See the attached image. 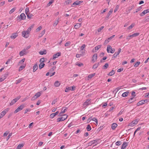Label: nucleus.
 <instances>
[{
	"label": "nucleus",
	"mask_w": 149,
	"mask_h": 149,
	"mask_svg": "<svg viewBox=\"0 0 149 149\" xmlns=\"http://www.w3.org/2000/svg\"><path fill=\"white\" fill-rule=\"evenodd\" d=\"M45 30H44L41 31L40 34H41V36H39V38H40L42 37V36L45 34Z\"/></svg>",
	"instance_id": "c03bdc74"
},
{
	"label": "nucleus",
	"mask_w": 149,
	"mask_h": 149,
	"mask_svg": "<svg viewBox=\"0 0 149 149\" xmlns=\"http://www.w3.org/2000/svg\"><path fill=\"white\" fill-rule=\"evenodd\" d=\"M59 112L58 111H56V113H52L50 115V117L51 118H53L56 115L58 114Z\"/></svg>",
	"instance_id": "2eb2a0df"
},
{
	"label": "nucleus",
	"mask_w": 149,
	"mask_h": 149,
	"mask_svg": "<svg viewBox=\"0 0 149 149\" xmlns=\"http://www.w3.org/2000/svg\"><path fill=\"white\" fill-rule=\"evenodd\" d=\"M141 8H142L141 7H139L137 9H136V12H134V13L138 12V11H140L141 9Z\"/></svg>",
	"instance_id": "13d9d810"
},
{
	"label": "nucleus",
	"mask_w": 149,
	"mask_h": 149,
	"mask_svg": "<svg viewBox=\"0 0 149 149\" xmlns=\"http://www.w3.org/2000/svg\"><path fill=\"white\" fill-rule=\"evenodd\" d=\"M121 49L120 48H119L118 49V52H116L113 55V56L112 57V58H116L117 56L121 52Z\"/></svg>",
	"instance_id": "39448f33"
},
{
	"label": "nucleus",
	"mask_w": 149,
	"mask_h": 149,
	"mask_svg": "<svg viewBox=\"0 0 149 149\" xmlns=\"http://www.w3.org/2000/svg\"><path fill=\"white\" fill-rule=\"evenodd\" d=\"M113 12V10L112 9H111L110 10V11L107 14V16L106 18H108L110 16V15H111V13H112Z\"/></svg>",
	"instance_id": "a878e982"
},
{
	"label": "nucleus",
	"mask_w": 149,
	"mask_h": 149,
	"mask_svg": "<svg viewBox=\"0 0 149 149\" xmlns=\"http://www.w3.org/2000/svg\"><path fill=\"white\" fill-rule=\"evenodd\" d=\"M95 73H93V74H89L88 76V77L89 78L91 79L95 75Z\"/></svg>",
	"instance_id": "72a5a7b5"
},
{
	"label": "nucleus",
	"mask_w": 149,
	"mask_h": 149,
	"mask_svg": "<svg viewBox=\"0 0 149 149\" xmlns=\"http://www.w3.org/2000/svg\"><path fill=\"white\" fill-rule=\"evenodd\" d=\"M136 100L135 99L134 97L131 98L127 102V103H131L133 102H134Z\"/></svg>",
	"instance_id": "9d476101"
},
{
	"label": "nucleus",
	"mask_w": 149,
	"mask_h": 149,
	"mask_svg": "<svg viewBox=\"0 0 149 149\" xmlns=\"http://www.w3.org/2000/svg\"><path fill=\"white\" fill-rule=\"evenodd\" d=\"M61 54V53L60 52H58L56 54H54L53 56V59H54L56 58H58Z\"/></svg>",
	"instance_id": "f8f14e48"
},
{
	"label": "nucleus",
	"mask_w": 149,
	"mask_h": 149,
	"mask_svg": "<svg viewBox=\"0 0 149 149\" xmlns=\"http://www.w3.org/2000/svg\"><path fill=\"white\" fill-rule=\"evenodd\" d=\"M133 34V36L134 37L137 36H139V33H134Z\"/></svg>",
	"instance_id": "6e6d98bb"
},
{
	"label": "nucleus",
	"mask_w": 149,
	"mask_h": 149,
	"mask_svg": "<svg viewBox=\"0 0 149 149\" xmlns=\"http://www.w3.org/2000/svg\"><path fill=\"white\" fill-rule=\"evenodd\" d=\"M41 95V93L40 92H38L35 95V96H36L37 98L39 97Z\"/></svg>",
	"instance_id": "a19ab883"
},
{
	"label": "nucleus",
	"mask_w": 149,
	"mask_h": 149,
	"mask_svg": "<svg viewBox=\"0 0 149 149\" xmlns=\"http://www.w3.org/2000/svg\"><path fill=\"white\" fill-rule=\"evenodd\" d=\"M143 13H144L145 14L147 13H149V9L144 10L143 11Z\"/></svg>",
	"instance_id": "de8ad7c7"
},
{
	"label": "nucleus",
	"mask_w": 149,
	"mask_h": 149,
	"mask_svg": "<svg viewBox=\"0 0 149 149\" xmlns=\"http://www.w3.org/2000/svg\"><path fill=\"white\" fill-rule=\"evenodd\" d=\"M149 21V16L146 17L145 19L144 22H148Z\"/></svg>",
	"instance_id": "4c0bfd02"
},
{
	"label": "nucleus",
	"mask_w": 149,
	"mask_h": 149,
	"mask_svg": "<svg viewBox=\"0 0 149 149\" xmlns=\"http://www.w3.org/2000/svg\"><path fill=\"white\" fill-rule=\"evenodd\" d=\"M86 129L88 131H90L91 130V128L90 125H88L87 126Z\"/></svg>",
	"instance_id": "473e14b6"
},
{
	"label": "nucleus",
	"mask_w": 149,
	"mask_h": 149,
	"mask_svg": "<svg viewBox=\"0 0 149 149\" xmlns=\"http://www.w3.org/2000/svg\"><path fill=\"white\" fill-rule=\"evenodd\" d=\"M129 93V92L128 91H127L125 92H124L122 94V96L123 97H125L127 96Z\"/></svg>",
	"instance_id": "b1692460"
},
{
	"label": "nucleus",
	"mask_w": 149,
	"mask_h": 149,
	"mask_svg": "<svg viewBox=\"0 0 149 149\" xmlns=\"http://www.w3.org/2000/svg\"><path fill=\"white\" fill-rule=\"evenodd\" d=\"M60 84L59 82L58 81H56L54 83V85L55 86L58 87L60 85Z\"/></svg>",
	"instance_id": "bb28decb"
},
{
	"label": "nucleus",
	"mask_w": 149,
	"mask_h": 149,
	"mask_svg": "<svg viewBox=\"0 0 149 149\" xmlns=\"http://www.w3.org/2000/svg\"><path fill=\"white\" fill-rule=\"evenodd\" d=\"M145 104L143 100H142L139 101L137 104V106H139L141 105H142Z\"/></svg>",
	"instance_id": "a211bd4d"
},
{
	"label": "nucleus",
	"mask_w": 149,
	"mask_h": 149,
	"mask_svg": "<svg viewBox=\"0 0 149 149\" xmlns=\"http://www.w3.org/2000/svg\"><path fill=\"white\" fill-rule=\"evenodd\" d=\"M45 65V64L44 63H40L39 66V69H41Z\"/></svg>",
	"instance_id": "c85d7f7f"
},
{
	"label": "nucleus",
	"mask_w": 149,
	"mask_h": 149,
	"mask_svg": "<svg viewBox=\"0 0 149 149\" xmlns=\"http://www.w3.org/2000/svg\"><path fill=\"white\" fill-rule=\"evenodd\" d=\"M86 45L85 44H83L82 46L81 47L80 49H81V51H82L81 53L82 54H83V50L84 49V48L86 47Z\"/></svg>",
	"instance_id": "cd10ccee"
},
{
	"label": "nucleus",
	"mask_w": 149,
	"mask_h": 149,
	"mask_svg": "<svg viewBox=\"0 0 149 149\" xmlns=\"http://www.w3.org/2000/svg\"><path fill=\"white\" fill-rule=\"evenodd\" d=\"M92 61L93 62H95L97 59V54H95L93 55L92 57Z\"/></svg>",
	"instance_id": "ddd939ff"
},
{
	"label": "nucleus",
	"mask_w": 149,
	"mask_h": 149,
	"mask_svg": "<svg viewBox=\"0 0 149 149\" xmlns=\"http://www.w3.org/2000/svg\"><path fill=\"white\" fill-rule=\"evenodd\" d=\"M6 114V112L5 111H3L0 114V119L2 118Z\"/></svg>",
	"instance_id": "aec40b11"
},
{
	"label": "nucleus",
	"mask_w": 149,
	"mask_h": 149,
	"mask_svg": "<svg viewBox=\"0 0 149 149\" xmlns=\"http://www.w3.org/2000/svg\"><path fill=\"white\" fill-rule=\"evenodd\" d=\"M24 108V105H21L18 107L14 111V113H16L17 112L20 111L22 109Z\"/></svg>",
	"instance_id": "20e7f679"
},
{
	"label": "nucleus",
	"mask_w": 149,
	"mask_h": 149,
	"mask_svg": "<svg viewBox=\"0 0 149 149\" xmlns=\"http://www.w3.org/2000/svg\"><path fill=\"white\" fill-rule=\"evenodd\" d=\"M15 9L16 8H13L10 10V11L9 13L10 14H12L15 10Z\"/></svg>",
	"instance_id": "c9c22d12"
},
{
	"label": "nucleus",
	"mask_w": 149,
	"mask_h": 149,
	"mask_svg": "<svg viewBox=\"0 0 149 149\" xmlns=\"http://www.w3.org/2000/svg\"><path fill=\"white\" fill-rule=\"evenodd\" d=\"M18 36V34L15 33L13 34L10 36L11 38L15 39Z\"/></svg>",
	"instance_id": "dca6fc26"
},
{
	"label": "nucleus",
	"mask_w": 149,
	"mask_h": 149,
	"mask_svg": "<svg viewBox=\"0 0 149 149\" xmlns=\"http://www.w3.org/2000/svg\"><path fill=\"white\" fill-rule=\"evenodd\" d=\"M29 8L28 7H26L25 10V13L26 14V15H27V14H28V13L29 12Z\"/></svg>",
	"instance_id": "49530a36"
},
{
	"label": "nucleus",
	"mask_w": 149,
	"mask_h": 149,
	"mask_svg": "<svg viewBox=\"0 0 149 149\" xmlns=\"http://www.w3.org/2000/svg\"><path fill=\"white\" fill-rule=\"evenodd\" d=\"M137 123L138 121L137 120H136L133 121L131 123H130L128 125V126L131 127H133Z\"/></svg>",
	"instance_id": "423d86ee"
},
{
	"label": "nucleus",
	"mask_w": 149,
	"mask_h": 149,
	"mask_svg": "<svg viewBox=\"0 0 149 149\" xmlns=\"http://www.w3.org/2000/svg\"><path fill=\"white\" fill-rule=\"evenodd\" d=\"M134 23L132 24L130 26H129L128 27L127 29H128L130 30L133 27H134Z\"/></svg>",
	"instance_id": "e433bc0d"
},
{
	"label": "nucleus",
	"mask_w": 149,
	"mask_h": 149,
	"mask_svg": "<svg viewBox=\"0 0 149 149\" xmlns=\"http://www.w3.org/2000/svg\"><path fill=\"white\" fill-rule=\"evenodd\" d=\"M118 126V125L115 123H113L112 124L111 128L112 130H114L115 128L117 127Z\"/></svg>",
	"instance_id": "f3484780"
},
{
	"label": "nucleus",
	"mask_w": 149,
	"mask_h": 149,
	"mask_svg": "<svg viewBox=\"0 0 149 149\" xmlns=\"http://www.w3.org/2000/svg\"><path fill=\"white\" fill-rule=\"evenodd\" d=\"M101 47V45H100L95 47V48L96 51L98 50Z\"/></svg>",
	"instance_id": "f704fd0d"
},
{
	"label": "nucleus",
	"mask_w": 149,
	"mask_h": 149,
	"mask_svg": "<svg viewBox=\"0 0 149 149\" xmlns=\"http://www.w3.org/2000/svg\"><path fill=\"white\" fill-rule=\"evenodd\" d=\"M109 66V64L107 63L105 64V65L103 66V69H107Z\"/></svg>",
	"instance_id": "58836bf2"
},
{
	"label": "nucleus",
	"mask_w": 149,
	"mask_h": 149,
	"mask_svg": "<svg viewBox=\"0 0 149 149\" xmlns=\"http://www.w3.org/2000/svg\"><path fill=\"white\" fill-rule=\"evenodd\" d=\"M83 1H76L72 4V6H73V5H77L80 4Z\"/></svg>",
	"instance_id": "9b49d317"
},
{
	"label": "nucleus",
	"mask_w": 149,
	"mask_h": 149,
	"mask_svg": "<svg viewBox=\"0 0 149 149\" xmlns=\"http://www.w3.org/2000/svg\"><path fill=\"white\" fill-rule=\"evenodd\" d=\"M65 112V109H64L62 111H61L59 114V116H61L62 115V114L64 113Z\"/></svg>",
	"instance_id": "4d7b16f0"
},
{
	"label": "nucleus",
	"mask_w": 149,
	"mask_h": 149,
	"mask_svg": "<svg viewBox=\"0 0 149 149\" xmlns=\"http://www.w3.org/2000/svg\"><path fill=\"white\" fill-rule=\"evenodd\" d=\"M57 101V99H56L54 100L52 102V104H55L56 102Z\"/></svg>",
	"instance_id": "69168bd1"
},
{
	"label": "nucleus",
	"mask_w": 149,
	"mask_h": 149,
	"mask_svg": "<svg viewBox=\"0 0 149 149\" xmlns=\"http://www.w3.org/2000/svg\"><path fill=\"white\" fill-rule=\"evenodd\" d=\"M38 68V66L37 64H35L33 67V72H35L36 71Z\"/></svg>",
	"instance_id": "6ab92c4d"
},
{
	"label": "nucleus",
	"mask_w": 149,
	"mask_h": 149,
	"mask_svg": "<svg viewBox=\"0 0 149 149\" xmlns=\"http://www.w3.org/2000/svg\"><path fill=\"white\" fill-rule=\"evenodd\" d=\"M81 26V24L77 23L74 26V28L76 29H77L79 28H80Z\"/></svg>",
	"instance_id": "5701e85b"
},
{
	"label": "nucleus",
	"mask_w": 149,
	"mask_h": 149,
	"mask_svg": "<svg viewBox=\"0 0 149 149\" xmlns=\"http://www.w3.org/2000/svg\"><path fill=\"white\" fill-rule=\"evenodd\" d=\"M18 18L20 19V21H21L22 20L25 19H26V17L24 13H22L20 15V16H19Z\"/></svg>",
	"instance_id": "0eeeda50"
},
{
	"label": "nucleus",
	"mask_w": 149,
	"mask_h": 149,
	"mask_svg": "<svg viewBox=\"0 0 149 149\" xmlns=\"http://www.w3.org/2000/svg\"><path fill=\"white\" fill-rule=\"evenodd\" d=\"M31 31L30 29H29L28 28L26 31H22V36L26 38H28L29 36V34Z\"/></svg>",
	"instance_id": "f257e3e1"
},
{
	"label": "nucleus",
	"mask_w": 149,
	"mask_h": 149,
	"mask_svg": "<svg viewBox=\"0 0 149 149\" xmlns=\"http://www.w3.org/2000/svg\"><path fill=\"white\" fill-rule=\"evenodd\" d=\"M92 120L94 121L97 124V120L96 118H93L92 119Z\"/></svg>",
	"instance_id": "3c124183"
},
{
	"label": "nucleus",
	"mask_w": 149,
	"mask_h": 149,
	"mask_svg": "<svg viewBox=\"0 0 149 149\" xmlns=\"http://www.w3.org/2000/svg\"><path fill=\"white\" fill-rule=\"evenodd\" d=\"M25 61V58H23V59H22V60H21L19 62V63H21V64H22V63L23 62H24V61Z\"/></svg>",
	"instance_id": "680f3d73"
},
{
	"label": "nucleus",
	"mask_w": 149,
	"mask_h": 149,
	"mask_svg": "<svg viewBox=\"0 0 149 149\" xmlns=\"http://www.w3.org/2000/svg\"><path fill=\"white\" fill-rule=\"evenodd\" d=\"M25 66L22 65L19 68V71H21L22 69H23L25 67Z\"/></svg>",
	"instance_id": "09e8293b"
},
{
	"label": "nucleus",
	"mask_w": 149,
	"mask_h": 149,
	"mask_svg": "<svg viewBox=\"0 0 149 149\" xmlns=\"http://www.w3.org/2000/svg\"><path fill=\"white\" fill-rule=\"evenodd\" d=\"M27 15V17L28 18L31 19V18L33 16V15L32 14H27V15Z\"/></svg>",
	"instance_id": "7c9ffc66"
},
{
	"label": "nucleus",
	"mask_w": 149,
	"mask_h": 149,
	"mask_svg": "<svg viewBox=\"0 0 149 149\" xmlns=\"http://www.w3.org/2000/svg\"><path fill=\"white\" fill-rule=\"evenodd\" d=\"M140 63L139 61H137L134 65V67H137L140 64Z\"/></svg>",
	"instance_id": "79ce46f5"
},
{
	"label": "nucleus",
	"mask_w": 149,
	"mask_h": 149,
	"mask_svg": "<svg viewBox=\"0 0 149 149\" xmlns=\"http://www.w3.org/2000/svg\"><path fill=\"white\" fill-rule=\"evenodd\" d=\"M115 74L114 71L113 70H112L108 74V75L109 76H112Z\"/></svg>",
	"instance_id": "393cba45"
},
{
	"label": "nucleus",
	"mask_w": 149,
	"mask_h": 149,
	"mask_svg": "<svg viewBox=\"0 0 149 149\" xmlns=\"http://www.w3.org/2000/svg\"><path fill=\"white\" fill-rule=\"evenodd\" d=\"M109 42V40L107 39L105 40L104 41V45H106Z\"/></svg>",
	"instance_id": "8fccbe9b"
},
{
	"label": "nucleus",
	"mask_w": 149,
	"mask_h": 149,
	"mask_svg": "<svg viewBox=\"0 0 149 149\" xmlns=\"http://www.w3.org/2000/svg\"><path fill=\"white\" fill-rule=\"evenodd\" d=\"M75 86H72L68 87L66 88V92H68L70 91H73L75 90Z\"/></svg>",
	"instance_id": "7ed1b4c3"
},
{
	"label": "nucleus",
	"mask_w": 149,
	"mask_h": 149,
	"mask_svg": "<svg viewBox=\"0 0 149 149\" xmlns=\"http://www.w3.org/2000/svg\"><path fill=\"white\" fill-rule=\"evenodd\" d=\"M104 28V26H102L101 27H100L98 29V32H100Z\"/></svg>",
	"instance_id": "ea45409f"
},
{
	"label": "nucleus",
	"mask_w": 149,
	"mask_h": 149,
	"mask_svg": "<svg viewBox=\"0 0 149 149\" xmlns=\"http://www.w3.org/2000/svg\"><path fill=\"white\" fill-rule=\"evenodd\" d=\"M37 98H38L36 96H35V95L34 96H33L31 100H32V101L34 100H35Z\"/></svg>",
	"instance_id": "052dcab7"
},
{
	"label": "nucleus",
	"mask_w": 149,
	"mask_h": 149,
	"mask_svg": "<svg viewBox=\"0 0 149 149\" xmlns=\"http://www.w3.org/2000/svg\"><path fill=\"white\" fill-rule=\"evenodd\" d=\"M53 2L54 1L53 0L49 2L47 5V6H49L53 3Z\"/></svg>",
	"instance_id": "603ef678"
},
{
	"label": "nucleus",
	"mask_w": 149,
	"mask_h": 149,
	"mask_svg": "<svg viewBox=\"0 0 149 149\" xmlns=\"http://www.w3.org/2000/svg\"><path fill=\"white\" fill-rule=\"evenodd\" d=\"M4 76L3 75L1 76V77L0 78V82L3 81L6 79V77Z\"/></svg>",
	"instance_id": "c756f323"
},
{
	"label": "nucleus",
	"mask_w": 149,
	"mask_h": 149,
	"mask_svg": "<svg viewBox=\"0 0 149 149\" xmlns=\"http://www.w3.org/2000/svg\"><path fill=\"white\" fill-rule=\"evenodd\" d=\"M99 64V63H97L94 64L92 68L93 69H95L97 68V67L98 66Z\"/></svg>",
	"instance_id": "4be33fe9"
},
{
	"label": "nucleus",
	"mask_w": 149,
	"mask_h": 149,
	"mask_svg": "<svg viewBox=\"0 0 149 149\" xmlns=\"http://www.w3.org/2000/svg\"><path fill=\"white\" fill-rule=\"evenodd\" d=\"M115 51V49L112 48L110 45H108L107 48V51L108 53H113Z\"/></svg>",
	"instance_id": "f03ea898"
},
{
	"label": "nucleus",
	"mask_w": 149,
	"mask_h": 149,
	"mask_svg": "<svg viewBox=\"0 0 149 149\" xmlns=\"http://www.w3.org/2000/svg\"><path fill=\"white\" fill-rule=\"evenodd\" d=\"M42 27L41 26H40L37 29L36 31L37 32L39 31L42 29Z\"/></svg>",
	"instance_id": "864d4df0"
},
{
	"label": "nucleus",
	"mask_w": 149,
	"mask_h": 149,
	"mask_svg": "<svg viewBox=\"0 0 149 149\" xmlns=\"http://www.w3.org/2000/svg\"><path fill=\"white\" fill-rule=\"evenodd\" d=\"M25 51V49H24L22 51L20 52L19 53V55L20 56H22L24 55H26L27 54V53Z\"/></svg>",
	"instance_id": "1a4fd4ad"
},
{
	"label": "nucleus",
	"mask_w": 149,
	"mask_h": 149,
	"mask_svg": "<svg viewBox=\"0 0 149 149\" xmlns=\"http://www.w3.org/2000/svg\"><path fill=\"white\" fill-rule=\"evenodd\" d=\"M23 144H20L18 146L17 148V149H20L23 146Z\"/></svg>",
	"instance_id": "2f4dec72"
},
{
	"label": "nucleus",
	"mask_w": 149,
	"mask_h": 149,
	"mask_svg": "<svg viewBox=\"0 0 149 149\" xmlns=\"http://www.w3.org/2000/svg\"><path fill=\"white\" fill-rule=\"evenodd\" d=\"M91 100L88 99L86 100L85 102H84V106L85 107L88 106V105H90L91 103V102H90Z\"/></svg>",
	"instance_id": "6e6552de"
},
{
	"label": "nucleus",
	"mask_w": 149,
	"mask_h": 149,
	"mask_svg": "<svg viewBox=\"0 0 149 149\" xmlns=\"http://www.w3.org/2000/svg\"><path fill=\"white\" fill-rule=\"evenodd\" d=\"M123 70V68H120L118 70L117 72H120Z\"/></svg>",
	"instance_id": "774afa93"
},
{
	"label": "nucleus",
	"mask_w": 149,
	"mask_h": 149,
	"mask_svg": "<svg viewBox=\"0 0 149 149\" xmlns=\"http://www.w3.org/2000/svg\"><path fill=\"white\" fill-rule=\"evenodd\" d=\"M45 61V58H42L40 61V63H43Z\"/></svg>",
	"instance_id": "bf43d9fd"
},
{
	"label": "nucleus",
	"mask_w": 149,
	"mask_h": 149,
	"mask_svg": "<svg viewBox=\"0 0 149 149\" xmlns=\"http://www.w3.org/2000/svg\"><path fill=\"white\" fill-rule=\"evenodd\" d=\"M121 143V141H118L116 142V145L119 146L120 145Z\"/></svg>",
	"instance_id": "5fc2aeb1"
},
{
	"label": "nucleus",
	"mask_w": 149,
	"mask_h": 149,
	"mask_svg": "<svg viewBox=\"0 0 149 149\" xmlns=\"http://www.w3.org/2000/svg\"><path fill=\"white\" fill-rule=\"evenodd\" d=\"M76 65L79 67H81L83 65V64L81 63H77Z\"/></svg>",
	"instance_id": "e2e57ef3"
},
{
	"label": "nucleus",
	"mask_w": 149,
	"mask_h": 149,
	"mask_svg": "<svg viewBox=\"0 0 149 149\" xmlns=\"http://www.w3.org/2000/svg\"><path fill=\"white\" fill-rule=\"evenodd\" d=\"M39 53L40 55L45 54L47 53V51L46 50H44L43 51H40L39 52Z\"/></svg>",
	"instance_id": "412c9836"
},
{
	"label": "nucleus",
	"mask_w": 149,
	"mask_h": 149,
	"mask_svg": "<svg viewBox=\"0 0 149 149\" xmlns=\"http://www.w3.org/2000/svg\"><path fill=\"white\" fill-rule=\"evenodd\" d=\"M22 78H20V79H19L18 80H17L16 81V84H18L19 83L22 81Z\"/></svg>",
	"instance_id": "37998d69"
},
{
	"label": "nucleus",
	"mask_w": 149,
	"mask_h": 149,
	"mask_svg": "<svg viewBox=\"0 0 149 149\" xmlns=\"http://www.w3.org/2000/svg\"><path fill=\"white\" fill-rule=\"evenodd\" d=\"M95 141H92L89 142V144L91 145L93 144H94L95 143Z\"/></svg>",
	"instance_id": "338daca9"
},
{
	"label": "nucleus",
	"mask_w": 149,
	"mask_h": 149,
	"mask_svg": "<svg viewBox=\"0 0 149 149\" xmlns=\"http://www.w3.org/2000/svg\"><path fill=\"white\" fill-rule=\"evenodd\" d=\"M58 19L53 24L54 26H56L58 24Z\"/></svg>",
	"instance_id": "a18cd8bd"
},
{
	"label": "nucleus",
	"mask_w": 149,
	"mask_h": 149,
	"mask_svg": "<svg viewBox=\"0 0 149 149\" xmlns=\"http://www.w3.org/2000/svg\"><path fill=\"white\" fill-rule=\"evenodd\" d=\"M15 101H13V100L11 102H10V105H13L14 103H15Z\"/></svg>",
	"instance_id": "0e129e2a"
},
{
	"label": "nucleus",
	"mask_w": 149,
	"mask_h": 149,
	"mask_svg": "<svg viewBox=\"0 0 149 149\" xmlns=\"http://www.w3.org/2000/svg\"><path fill=\"white\" fill-rule=\"evenodd\" d=\"M128 143L124 142L122 145V147L121 148V149H124L127 146Z\"/></svg>",
	"instance_id": "4468645a"
}]
</instances>
